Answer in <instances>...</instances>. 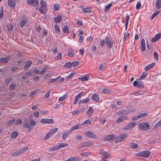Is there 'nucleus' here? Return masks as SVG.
<instances>
[{
  "mask_svg": "<svg viewBox=\"0 0 161 161\" xmlns=\"http://www.w3.org/2000/svg\"><path fill=\"white\" fill-rule=\"evenodd\" d=\"M40 5L41 7L39 9V11L42 14H46V8L47 7V3L44 0H41Z\"/></svg>",
  "mask_w": 161,
  "mask_h": 161,
  "instance_id": "obj_1",
  "label": "nucleus"
},
{
  "mask_svg": "<svg viewBox=\"0 0 161 161\" xmlns=\"http://www.w3.org/2000/svg\"><path fill=\"white\" fill-rule=\"evenodd\" d=\"M147 122L145 123H141L138 125L139 128L143 130H149L150 129V125L147 123Z\"/></svg>",
  "mask_w": 161,
  "mask_h": 161,
  "instance_id": "obj_2",
  "label": "nucleus"
},
{
  "mask_svg": "<svg viewBox=\"0 0 161 161\" xmlns=\"http://www.w3.org/2000/svg\"><path fill=\"white\" fill-rule=\"evenodd\" d=\"M150 155V152L148 150L140 152L135 154L136 156L145 158L148 157Z\"/></svg>",
  "mask_w": 161,
  "mask_h": 161,
  "instance_id": "obj_3",
  "label": "nucleus"
},
{
  "mask_svg": "<svg viewBox=\"0 0 161 161\" xmlns=\"http://www.w3.org/2000/svg\"><path fill=\"white\" fill-rule=\"evenodd\" d=\"M27 21V18L26 16L22 15L20 20V25L23 27Z\"/></svg>",
  "mask_w": 161,
  "mask_h": 161,
  "instance_id": "obj_4",
  "label": "nucleus"
},
{
  "mask_svg": "<svg viewBox=\"0 0 161 161\" xmlns=\"http://www.w3.org/2000/svg\"><path fill=\"white\" fill-rule=\"evenodd\" d=\"M92 144L90 142H86L82 143H81L78 147V149H81L82 147H86L89 146L90 145H92Z\"/></svg>",
  "mask_w": 161,
  "mask_h": 161,
  "instance_id": "obj_5",
  "label": "nucleus"
},
{
  "mask_svg": "<svg viewBox=\"0 0 161 161\" xmlns=\"http://www.w3.org/2000/svg\"><path fill=\"white\" fill-rule=\"evenodd\" d=\"M85 135L86 137H90L91 138H96V135L93 132L90 131L86 132Z\"/></svg>",
  "mask_w": 161,
  "mask_h": 161,
  "instance_id": "obj_6",
  "label": "nucleus"
},
{
  "mask_svg": "<svg viewBox=\"0 0 161 161\" xmlns=\"http://www.w3.org/2000/svg\"><path fill=\"white\" fill-rule=\"evenodd\" d=\"M127 136V135L126 134H124L119 136L116 139L115 142L117 143L123 141Z\"/></svg>",
  "mask_w": 161,
  "mask_h": 161,
  "instance_id": "obj_7",
  "label": "nucleus"
},
{
  "mask_svg": "<svg viewBox=\"0 0 161 161\" xmlns=\"http://www.w3.org/2000/svg\"><path fill=\"white\" fill-rule=\"evenodd\" d=\"M29 4L34 7H36V9L37 10L39 8L38 1V0H31Z\"/></svg>",
  "mask_w": 161,
  "mask_h": 161,
  "instance_id": "obj_8",
  "label": "nucleus"
},
{
  "mask_svg": "<svg viewBox=\"0 0 161 161\" xmlns=\"http://www.w3.org/2000/svg\"><path fill=\"white\" fill-rule=\"evenodd\" d=\"M147 113H142L140 114L137 116H134L133 118H132L131 120L133 121H134L136 120H137L138 119H139L141 118L142 117H143L145 116H147Z\"/></svg>",
  "mask_w": 161,
  "mask_h": 161,
  "instance_id": "obj_9",
  "label": "nucleus"
},
{
  "mask_svg": "<svg viewBox=\"0 0 161 161\" xmlns=\"http://www.w3.org/2000/svg\"><path fill=\"white\" fill-rule=\"evenodd\" d=\"M106 43L109 48L112 47L113 45V42L111 38L107 37L105 39Z\"/></svg>",
  "mask_w": 161,
  "mask_h": 161,
  "instance_id": "obj_10",
  "label": "nucleus"
},
{
  "mask_svg": "<svg viewBox=\"0 0 161 161\" xmlns=\"http://www.w3.org/2000/svg\"><path fill=\"white\" fill-rule=\"evenodd\" d=\"M161 37V33L160 32L157 34L152 39V41L153 42H155L157 41Z\"/></svg>",
  "mask_w": 161,
  "mask_h": 161,
  "instance_id": "obj_11",
  "label": "nucleus"
},
{
  "mask_svg": "<svg viewBox=\"0 0 161 161\" xmlns=\"http://www.w3.org/2000/svg\"><path fill=\"white\" fill-rule=\"evenodd\" d=\"M32 64V62L31 61L28 60L27 61L24 66V69L27 70L31 66Z\"/></svg>",
  "mask_w": 161,
  "mask_h": 161,
  "instance_id": "obj_12",
  "label": "nucleus"
},
{
  "mask_svg": "<svg viewBox=\"0 0 161 161\" xmlns=\"http://www.w3.org/2000/svg\"><path fill=\"white\" fill-rule=\"evenodd\" d=\"M41 122L43 123L51 124L53 123V120L52 119H42Z\"/></svg>",
  "mask_w": 161,
  "mask_h": 161,
  "instance_id": "obj_13",
  "label": "nucleus"
},
{
  "mask_svg": "<svg viewBox=\"0 0 161 161\" xmlns=\"http://www.w3.org/2000/svg\"><path fill=\"white\" fill-rule=\"evenodd\" d=\"M84 95L83 94V93L82 92H80L78 94L75 98L73 103L74 104H76L78 102V101L79 99V98Z\"/></svg>",
  "mask_w": 161,
  "mask_h": 161,
  "instance_id": "obj_14",
  "label": "nucleus"
},
{
  "mask_svg": "<svg viewBox=\"0 0 161 161\" xmlns=\"http://www.w3.org/2000/svg\"><path fill=\"white\" fill-rule=\"evenodd\" d=\"M141 44V50L142 52H144L146 49L145 44V40L144 39H142L140 42Z\"/></svg>",
  "mask_w": 161,
  "mask_h": 161,
  "instance_id": "obj_15",
  "label": "nucleus"
},
{
  "mask_svg": "<svg viewBox=\"0 0 161 161\" xmlns=\"http://www.w3.org/2000/svg\"><path fill=\"white\" fill-rule=\"evenodd\" d=\"M81 160L80 158L78 157H74L70 158L65 161H80Z\"/></svg>",
  "mask_w": 161,
  "mask_h": 161,
  "instance_id": "obj_16",
  "label": "nucleus"
},
{
  "mask_svg": "<svg viewBox=\"0 0 161 161\" xmlns=\"http://www.w3.org/2000/svg\"><path fill=\"white\" fill-rule=\"evenodd\" d=\"M91 97L94 101L96 102H98L99 99V95L97 94H93L92 96Z\"/></svg>",
  "mask_w": 161,
  "mask_h": 161,
  "instance_id": "obj_17",
  "label": "nucleus"
},
{
  "mask_svg": "<svg viewBox=\"0 0 161 161\" xmlns=\"http://www.w3.org/2000/svg\"><path fill=\"white\" fill-rule=\"evenodd\" d=\"M8 4L9 7H15L16 3L14 0H8Z\"/></svg>",
  "mask_w": 161,
  "mask_h": 161,
  "instance_id": "obj_18",
  "label": "nucleus"
},
{
  "mask_svg": "<svg viewBox=\"0 0 161 161\" xmlns=\"http://www.w3.org/2000/svg\"><path fill=\"white\" fill-rule=\"evenodd\" d=\"M155 63H153L147 66L144 69L146 71H147L153 67L155 66Z\"/></svg>",
  "mask_w": 161,
  "mask_h": 161,
  "instance_id": "obj_19",
  "label": "nucleus"
},
{
  "mask_svg": "<svg viewBox=\"0 0 161 161\" xmlns=\"http://www.w3.org/2000/svg\"><path fill=\"white\" fill-rule=\"evenodd\" d=\"M116 138L114 134H111L107 136L104 138V140L105 141H108L109 140H112L114 138Z\"/></svg>",
  "mask_w": 161,
  "mask_h": 161,
  "instance_id": "obj_20",
  "label": "nucleus"
},
{
  "mask_svg": "<svg viewBox=\"0 0 161 161\" xmlns=\"http://www.w3.org/2000/svg\"><path fill=\"white\" fill-rule=\"evenodd\" d=\"M10 57L9 56H7L5 58H2L0 59V61L1 62L4 63H7L8 62Z\"/></svg>",
  "mask_w": 161,
  "mask_h": 161,
  "instance_id": "obj_21",
  "label": "nucleus"
},
{
  "mask_svg": "<svg viewBox=\"0 0 161 161\" xmlns=\"http://www.w3.org/2000/svg\"><path fill=\"white\" fill-rule=\"evenodd\" d=\"M101 155L106 159L109 158L111 156L110 154L107 152H104L101 153Z\"/></svg>",
  "mask_w": 161,
  "mask_h": 161,
  "instance_id": "obj_22",
  "label": "nucleus"
},
{
  "mask_svg": "<svg viewBox=\"0 0 161 161\" xmlns=\"http://www.w3.org/2000/svg\"><path fill=\"white\" fill-rule=\"evenodd\" d=\"M126 119V116L125 115L119 117L116 121V123H119L122 122L124 119Z\"/></svg>",
  "mask_w": 161,
  "mask_h": 161,
  "instance_id": "obj_23",
  "label": "nucleus"
},
{
  "mask_svg": "<svg viewBox=\"0 0 161 161\" xmlns=\"http://www.w3.org/2000/svg\"><path fill=\"white\" fill-rule=\"evenodd\" d=\"M7 30L9 33H11L13 31V26L10 24H8L7 25Z\"/></svg>",
  "mask_w": 161,
  "mask_h": 161,
  "instance_id": "obj_24",
  "label": "nucleus"
},
{
  "mask_svg": "<svg viewBox=\"0 0 161 161\" xmlns=\"http://www.w3.org/2000/svg\"><path fill=\"white\" fill-rule=\"evenodd\" d=\"M80 125L78 124H76V125L73 126L69 131V133H71L72 131L75 130L79 129Z\"/></svg>",
  "mask_w": 161,
  "mask_h": 161,
  "instance_id": "obj_25",
  "label": "nucleus"
},
{
  "mask_svg": "<svg viewBox=\"0 0 161 161\" xmlns=\"http://www.w3.org/2000/svg\"><path fill=\"white\" fill-rule=\"evenodd\" d=\"M147 74L148 73L147 71L142 72L140 77L138 78L139 80H142L145 78L147 75Z\"/></svg>",
  "mask_w": 161,
  "mask_h": 161,
  "instance_id": "obj_26",
  "label": "nucleus"
},
{
  "mask_svg": "<svg viewBox=\"0 0 161 161\" xmlns=\"http://www.w3.org/2000/svg\"><path fill=\"white\" fill-rule=\"evenodd\" d=\"M62 19V16L60 15H58L56 18H54V21L56 23H59Z\"/></svg>",
  "mask_w": 161,
  "mask_h": 161,
  "instance_id": "obj_27",
  "label": "nucleus"
},
{
  "mask_svg": "<svg viewBox=\"0 0 161 161\" xmlns=\"http://www.w3.org/2000/svg\"><path fill=\"white\" fill-rule=\"evenodd\" d=\"M155 6L157 9H160L161 8V0H157L156 2Z\"/></svg>",
  "mask_w": 161,
  "mask_h": 161,
  "instance_id": "obj_28",
  "label": "nucleus"
},
{
  "mask_svg": "<svg viewBox=\"0 0 161 161\" xmlns=\"http://www.w3.org/2000/svg\"><path fill=\"white\" fill-rule=\"evenodd\" d=\"M68 55L70 57H73L74 55V50L72 49H69L68 50Z\"/></svg>",
  "mask_w": 161,
  "mask_h": 161,
  "instance_id": "obj_29",
  "label": "nucleus"
},
{
  "mask_svg": "<svg viewBox=\"0 0 161 161\" xmlns=\"http://www.w3.org/2000/svg\"><path fill=\"white\" fill-rule=\"evenodd\" d=\"M89 76L86 75L83 77H80L78 79L82 81H86L89 80Z\"/></svg>",
  "mask_w": 161,
  "mask_h": 161,
  "instance_id": "obj_30",
  "label": "nucleus"
},
{
  "mask_svg": "<svg viewBox=\"0 0 161 161\" xmlns=\"http://www.w3.org/2000/svg\"><path fill=\"white\" fill-rule=\"evenodd\" d=\"M161 126V119L158 121L157 123L153 126V129L154 130V129L158 128L159 127Z\"/></svg>",
  "mask_w": 161,
  "mask_h": 161,
  "instance_id": "obj_31",
  "label": "nucleus"
},
{
  "mask_svg": "<svg viewBox=\"0 0 161 161\" xmlns=\"http://www.w3.org/2000/svg\"><path fill=\"white\" fill-rule=\"evenodd\" d=\"M57 146H58V149H59V148H61L62 147H68V144L62 143L60 144H59L57 145Z\"/></svg>",
  "mask_w": 161,
  "mask_h": 161,
  "instance_id": "obj_32",
  "label": "nucleus"
},
{
  "mask_svg": "<svg viewBox=\"0 0 161 161\" xmlns=\"http://www.w3.org/2000/svg\"><path fill=\"white\" fill-rule=\"evenodd\" d=\"M93 112V109L92 107H90L87 111V115H91L92 114Z\"/></svg>",
  "mask_w": 161,
  "mask_h": 161,
  "instance_id": "obj_33",
  "label": "nucleus"
},
{
  "mask_svg": "<svg viewBox=\"0 0 161 161\" xmlns=\"http://www.w3.org/2000/svg\"><path fill=\"white\" fill-rule=\"evenodd\" d=\"M82 11L85 13H89L91 12V11L90 8L87 7L86 8H85L82 10Z\"/></svg>",
  "mask_w": 161,
  "mask_h": 161,
  "instance_id": "obj_34",
  "label": "nucleus"
},
{
  "mask_svg": "<svg viewBox=\"0 0 161 161\" xmlns=\"http://www.w3.org/2000/svg\"><path fill=\"white\" fill-rule=\"evenodd\" d=\"M129 19V15H127L126 16V18L125 19V28L126 30H127V26L128 25V21Z\"/></svg>",
  "mask_w": 161,
  "mask_h": 161,
  "instance_id": "obj_35",
  "label": "nucleus"
},
{
  "mask_svg": "<svg viewBox=\"0 0 161 161\" xmlns=\"http://www.w3.org/2000/svg\"><path fill=\"white\" fill-rule=\"evenodd\" d=\"M54 28L56 32L57 33H59L60 32V29L58 25H56L54 26Z\"/></svg>",
  "mask_w": 161,
  "mask_h": 161,
  "instance_id": "obj_36",
  "label": "nucleus"
},
{
  "mask_svg": "<svg viewBox=\"0 0 161 161\" xmlns=\"http://www.w3.org/2000/svg\"><path fill=\"white\" fill-rule=\"evenodd\" d=\"M160 12V11H158L154 12L151 16V19H153Z\"/></svg>",
  "mask_w": 161,
  "mask_h": 161,
  "instance_id": "obj_37",
  "label": "nucleus"
},
{
  "mask_svg": "<svg viewBox=\"0 0 161 161\" xmlns=\"http://www.w3.org/2000/svg\"><path fill=\"white\" fill-rule=\"evenodd\" d=\"M138 148V144L131 142V149H137Z\"/></svg>",
  "mask_w": 161,
  "mask_h": 161,
  "instance_id": "obj_38",
  "label": "nucleus"
},
{
  "mask_svg": "<svg viewBox=\"0 0 161 161\" xmlns=\"http://www.w3.org/2000/svg\"><path fill=\"white\" fill-rule=\"evenodd\" d=\"M111 90L110 89L104 88L103 90V92L105 94H108L110 93Z\"/></svg>",
  "mask_w": 161,
  "mask_h": 161,
  "instance_id": "obj_39",
  "label": "nucleus"
},
{
  "mask_svg": "<svg viewBox=\"0 0 161 161\" xmlns=\"http://www.w3.org/2000/svg\"><path fill=\"white\" fill-rule=\"evenodd\" d=\"M30 124L31 126H35L36 125V122L32 119H30L29 120Z\"/></svg>",
  "mask_w": 161,
  "mask_h": 161,
  "instance_id": "obj_40",
  "label": "nucleus"
},
{
  "mask_svg": "<svg viewBox=\"0 0 161 161\" xmlns=\"http://www.w3.org/2000/svg\"><path fill=\"white\" fill-rule=\"evenodd\" d=\"M58 130V128H55L50 131L49 132L51 134V135H53Z\"/></svg>",
  "mask_w": 161,
  "mask_h": 161,
  "instance_id": "obj_41",
  "label": "nucleus"
},
{
  "mask_svg": "<svg viewBox=\"0 0 161 161\" xmlns=\"http://www.w3.org/2000/svg\"><path fill=\"white\" fill-rule=\"evenodd\" d=\"M72 66V63L70 62H68L65 64L64 67L65 68H70Z\"/></svg>",
  "mask_w": 161,
  "mask_h": 161,
  "instance_id": "obj_42",
  "label": "nucleus"
},
{
  "mask_svg": "<svg viewBox=\"0 0 161 161\" xmlns=\"http://www.w3.org/2000/svg\"><path fill=\"white\" fill-rule=\"evenodd\" d=\"M90 99H89L86 98V99H84L81 100H80L79 101L80 103H88Z\"/></svg>",
  "mask_w": 161,
  "mask_h": 161,
  "instance_id": "obj_43",
  "label": "nucleus"
},
{
  "mask_svg": "<svg viewBox=\"0 0 161 161\" xmlns=\"http://www.w3.org/2000/svg\"><path fill=\"white\" fill-rule=\"evenodd\" d=\"M18 133L17 132H13L11 135V137L12 138H16L18 136Z\"/></svg>",
  "mask_w": 161,
  "mask_h": 161,
  "instance_id": "obj_44",
  "label": "nucleus"
},
{
  "mask_svg": "<svg viewBox=\"0 0 161 161\" xmlns=\"http://www.w3.org/2000/svg\"><path fill=\"white\" fill-rule=\"evenodd\" d=\"M28 149V146H26L23 149H21L19 151L21 154H22L24 153L26 151H27Z\"/></svg>",
  "mask_w": 161,
  "mask_h": 161,
  "instance_id": "obj_45",
  "label": "nucleus"
},
{
  "mask_svg": "<svg viewBox=\"0 0 161 161\" xmlns=\"http://www.w3.org/2000/svg\"><path fill=\"white\" fill-rule=\"evenodd\" d=\"M28 149V146H26L23 149H21L19 151L21 154H22L24 153L26 151H27Z\"/></svg>",
  "mask_w": 161,
  "mask_h": 161,
  "instance_id": "obj_46",
  "label": "nucleus"
},
{
  "mask_svg": "<svg viewBox=\"0 0 161 161\" xmlns=\"http://www.w3.org/2000/svg\"><path fill=\"white\" fill-rule=\"evenodd\" d=\"M131 129V123H128L126 125L125 128H124L123 130H128Z\"/></svg>",
  "mask_w": 161,
  "mask_h": 161,
  "instance_id": "obj_47",
  "label": "nucleus"
},
{
  "mask_svg": "<svg viewBox=\"0 0 161 161\" xmlns=\"http://www.w3.org/2000/svg\"><path fill=\"white\" fill-rule=\"evenodd\" d=\"M91 123V120L89 119H88L84 122H83L81 124V125H84L86 124L90 125Z\"/></svg>",
  "mask_w": 161,
  "mask_h": 161,
  "instance_id": "obj_48",
  "label": "nucleus"
},
{
  "mask_svg": "<svg viewBox=\"0 0 161 161\" xmlns=\"http://www.w3.org/2000/svg\"><path fill=\"white\" fill-rule=\"evenodd\" d=\"M23 126L27 128H28L30 127V124L28 121H26L25 123H23Z\"/></svg>",
  "mask_w": 161,
  "mask_h": 161,
  "instance_id": "obj_49",
  "label": "nucleus"
},
{
  "mask_svg": "<svg viewBox=\"0 0 161 161\" xmlns=\"http://www.w3.org/2000/svg\"><path fill=\"white\" fill-rule=\"evenodd\" d=\"M138 87L140 88H143L144 87L143 82L142 81L138 82Z\"/></svg>",
  "mask_w": 161,
  "mask_h": 161,
  "instance_id": "obj_50",
  "label": "nucleus"
},
{
  "mask_svg": "<svg viewBox=\"0 0 161 161\" xmlns=\"http://www.w3.org/2000/svg\"><path fill=\"white\" fill-rule=\"evenodd\" d=\"M12 80V78H7L5 81V84L6 85H8L9 83Z\"/></svg>",
  "mask_w": 161,
  "mask_h": 161,
  "instance_id": "obj_51",
  "label": "nucleus"
},
{
  "mask_svg": "<svg viewBox=\"0 0 161 161\" xmlns=\"http://www.w3.org/2000/svg\"><path fill=\"white\" fill-rule=\"evenodd\" d=\"M63 30V31L64 33H67L69 31V27L67 25L64 26Z\"/></svg>",
  "mask_w": 161,
  "mask_h": 161,
  "instance_id": "obj_52",
  "label": "nucleus"
},
{
  "mask_svg": "<svg viewBox=\"0 0 161 161\" xmlns=\"http://www.w3.org/2000/svg\"><path fill=\"white\" fill-rule=\"evenodd\" d=\"M20 154H21L20 152L19 151H16V152H14L13 153H12L11 154V156H16L17 155H19Z\"/></svg>",
  "mask_w": 161,
  "mask_h": 161,
  "instance_id": "obj_53",
  "label": "nucleus"
},
{
  "mask_svg": "<svg viewBox=\"0 0 161 161\" xmlns=\"http://www.w3.org/2000/svg\"><path fill=\"white\" fill-rule=\"evenodd\" d=\"M112 5V4L111 3H110L108 4L107 6L105 7V9H104L105 11L107 12L109 10Z\"/></svg>",
  "mask_w": 161,
  "mask_h": 161,
  "instance_id": "obj_54",
  "label": "nucleus"
},
{
  "mask_svg": "<svg viewBox=\"0 0 161 161\" xmlns=\"http://www.w3.org/2000/svg\"><path fill=\"white\" fill-rule=\"evenodd\" d=\"M15 121V119H13L8 121L7 123V125L9 126L11 125L13 123H14V122Z\"/></svg>",
  "mask_w": 161,
  "mask_h": 161,
  "instance_id": "obj_55",
  "label": "nucleus"
},
{
  "mask_svg": "<svg viewBox=\"0 0 161 161\" xmlns=\"http://www.w3.org/2000/svg\"><path fill=\"white\" fill-rule=\"evenodd\" d=\"M128 112L126 110H121L118 112L117 114L119 115H120L122 114H126Z\"/></svg>",
  "mask_w": 161,
  "mask_h": 161,
  "instance_id": "obj_56",
  "label": "nucleus"
},
{
  "mask_svg": "<svg viewBox=\"0 0 161 161\" xmlns=\"http://www.w3.org/2000/svg\"><path fill=\"white\" fill-rule=\"evenodd\" d=\"M10 86L9 87V90H13L16 87V85L15 84H11L10 85Z\"/></svg>",
  "mask_w": 161,
  "mask_h": 161,
  "instance_id": "obj_57",
  "label": "nucleus"
},
{
  "mask_svg": "<svg viewBox=\"0 0 161 161\" xmlns=\"http://www.w3.org/2000/svg\"><path fill=\"white\" fill-rule=\"evenodd\" d=\"M58 150V146H55L54 147H51L49 149V151L50 152H52L56 150Z\"/></svg>",
  "mask_w": 161,
  "mask_h": 161,
  "instance_id": "obj_58",
  "label": "nucleus"
},
{
  "mask_svg": "<svg viewBox=\"0 0 161 161\" xmlns=\"http://www.w3.org/2000/svg\"><path fill=\"white\" fill-rule=\"evenodd\" d=\"M51 135V134L48 132L44 137L43 139L45 140L48 139L50 137Z\"/></svg>",
  "mask_w": 161,
  "mask_h": 161,
  "instance_id": "obj_59",
  "label": "nucleus"
},
{
  "mask_svg": "<svg viewBox=\"0 0 161 161\" xmlns=\"http://www.w3.org/2000/svg\"><path fill=\"white\" fill-rule=\"evenodd\" d=\"M62 53H58L57 56L55 58L56 60H58L62 59Z\"/></svg>",
  "mask_w": 161,
  "mask_h": 161,
  "instance_id": "obj_60",
  "label": "nucleus"
},
{
  "mask_svg": "<svg viewBox=\"0 0 161 161\" xmlns=\"http://www.w3.org/2000/svg\"><path fill=\"white\" fill-rule=\"evenodd\" d=\"M153 56L154 59L156 61L158 60V53L157 52H155L154 53Z\"/></svg>",
  "mask_w": 161,
  "mask_h": 161,
  "instance_id": "obj_61",
  "label": "nucleus"
},
{
  "mask_svg": "<svg viewBox=\"0 0 161 161\" xmlns=\"http://www.w3.org/2000/svg\"><path fill=\"white\" fill-rule=\"evenodd\" d=\"M54 9L55 11L58 10L60 8V5L58 4H55L54 5Z\"/></svg>",
  "mask_w": 161,
  "mask_h": 161,
  "instance_id": "obj_62",
  "label": "nucleus"
},
{
  "mask_svg": "<svg viewBox=\"0 0 161 161\" xmlns=\"http://www.w3.org/2000/svg\"><path fill=\"white\" fill-rule=\"evenodd\" d=\"M47 67H44L41 71V74L44 75V74L46 72V71L47 70Z\"/></svg>",
  "mask_w": 161,
  "mask_h": 161,
  "instance_id": "obj_63",
  "label": "nucleus"
},
{
  "mask_svg": "<svg viewBox=\"0 0 161 161\" xmlns=\"http://www.w3.org/2000/svg\"><path fill=\"white\" fill-rule=\"evenodd\" d=\"M58 80V78H56L54 79H52L50 80L49 82L51 83H53L57 81Z\"/></svg>",
  "mask_w": 161,
  "mask_h": 161,
  "instance_id": "obj_64",
  "label": "nucleus"
}]
</instances>
